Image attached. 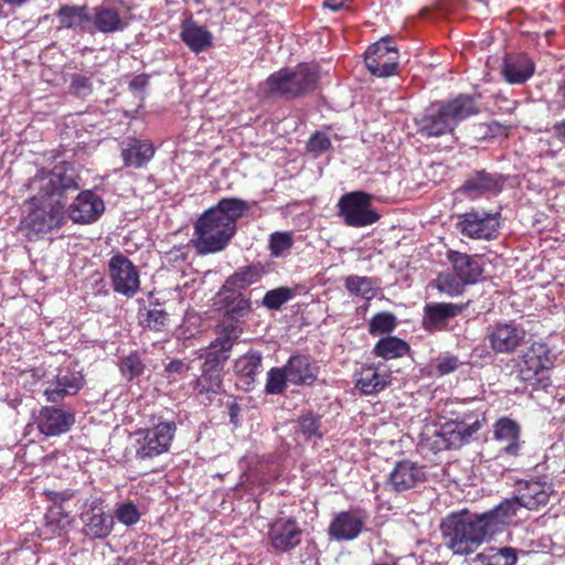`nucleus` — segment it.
Here are the masks:
<instances>
[{"label":"nucleus","instance_id":"21","mask_svg":"<svg viewBox=\"0 0 565 565\" xmlns=\"http://www.w3.org/2000/svg\"><path fill=\"white\" fill-rule=\"evenodd\" d=\"M302 531L292 519H278L269 526L268 537L278 553L288 552L301 542Z\"/></svg>","mask_w":565,"mask_h":565},{"label":"nucleus","instance_id":"54","mask_svg":"<svg viewBox=\"0 0 565 565\" xmlns=\"http://www.w3.org/2000/svg\"><path fill=\"white\" fill-rule=\"evenodd\" d=\"M460 365V362L457 356L455 355H445L440 358L437 370L440 374H449L454 371H456Z\"/></svg>","mask_w":565,"mask_h":565},{"label":"nucleus","instance_id":"12","mask_svg":"<svg viewBox=\"0 0 565 565\" xmlns=\"http://www.w3.org/2000/svg\"><path fill=\"white\" fill-rule=\"evenodd\" d=\"M521 426L509 417L499 418L493 425L495 459L511 460L522 455L525 441L521 438Z\"/></svg>","mask_w":565,"mask_h":565},{"label":"nucleus","instance_id":"61","mask_svg":"<svg viewBox=\"0 0 565 565\" xmlns=\"http://www.w3.org/2000/svg\"><path fill=\"white\" fill-rule=\"evenodd\" d=\"M3 3L8 4L11 8H20L28 3L30 0H2Z\"/></svg>","mask_w":565,"mask_h":565},{"label":"nucleus","instance_id":"38","mask_svg":"<svg viewBox=\"0 0 565 565\" xmlns=\"http://www.w3.org/2000/svg\"><path fill=\"white\" fill-rule=\"evenodd\" d=\"M344 286L350 295L361 297L366 301L372 300L376 295L373 279L366 276H348Z\"/></svg>","mask_w":565,"mask_h":565},{"label":"nucleus","instance_id":"9","mask_svg":"<svg viewBox=\"0 0 565 565\" xmlns=\"http://www.w3.org/2000/svg\"><path fill=\"white\" fill-rule=\"evenodd\" d=\"M339 215L352 227H364L379 221L380 214L372 209V195L363 191L343 194L338 202Z\"/></svg>","mask_w":565,"mask_h":565},{"label":"nucleus","instance_id":"18","mask_svg":"<svg viewBox=\"0 0 565 565\" xmlns=\"http://www.w3.org/2000/svg\"><path fill=\"white\" fill-rule=\"evenodd\" d=\"M89 33L110 34L125 31L129 21L121 17L117 8L102 3L89 11Z\"/></svg>","mask_w":565,"mask_h":565},{"label":"nucleus","instance_id":"59","mask_svg":"<svg viewBox=\"0 0 565 565\" xmlns=\"http://www.w3.org/2000/svg\"><path fill=\"white\" fill-rule=\"evenodd\" d=\"M348 0H326L323 7L331 9L332 11H339L343 8Z\"/></svg>","mask_w":565,"mask_h":565},{"label":"nucleus","instance_id":"27","mask_svg":"<svg viewBox=\"0 0 565 565\" xmlns=\"http://www.w3.org/2000/svg\"><path fill=\"white\" fill-rule=\"evenodd\" d=\"M447 259L451 264V269L463 282L473 285L479 281L483 268L476 256L457 250H448Z\"/></svg>","mask_w":565,"mask_h":565},{"label":"nucleus","instance_id":"57","mask_svg":"<svg viewBox=\"0 0 565 565\" xmlns=\"http://www.w3.org/2000/svg\"><path fill=\"white\" fill-rule=\"evenodd\" d=\"M551 132L555 139L565 143V119L555 122L551 128Z\"/></svg>","mask_w":565,"mask_h":565},{"label":"nucleus","instance_id":"42","mask_svg":"<svg viewBox=\"0 0 565 565\" xmlns=\"http://www.w3.org/2000/svg\"><path fill=\"white\" fill-rule=\"evenodd\" d=\"M299 431L306 439L321 438V417L311 412L301 415L297 420Z\"/></svg>","mask_w":565,"mask_h":565},{"label":"nucleus","instance_id":"31","mask_svg":"<svg viewBox=\"0 0 565 565\" xmlns=\"http://www.w3.org/2000/svg\"><path fill=\"white\" fill-rule=\"evenodd\" d=\"M61 29L89 32V10L86 6L64 4L56 12Z\"/></svg>","mask_w":565,"mask_h":565},{"label":"nucleus","instance_id":"58","mask_svg":"<svg viewBox=\"0 0 565 565\" xmlns=\"http://www.w3.org/2000/svg\"><path fill=\"white\" fill-rule=\"evenodd\" d=\"M458 6H461L460 0H443L438 6V10L443 12H450Z\"/></svg>","mask_w":565,"mask_h":565},{"label":"nucleus","instance_id":"22","mask_svg":"<svg viewBox=\"0 0 565 565\" xmlns=\"http://www.w3.org/2000/svg\"><path fill=\"white\" fill-rule=\"evenodd\" d=\"M425 480L424 467L411 460L398 461L388 475L387 487L395 492L413 489Z\"/></svg>","mask_w":565,"mask_h":565},{"label":"nucleus","instance_id":"4","mask_svg":"<svg viewBox=\"0 0 565 565\" xmlns=\"http://www.w3.org/2000/svg\"><path fill=\"white\" fill-rule=\"evenodd\" d=\"M446 545L454 554L472 553L493 532L482 514L468 513L449 515L441 524Z\"/></svg>","mask_w":565,"mask_h":565},{"label":"nucleus","instance_id":"26","mask_svg":"<svg viewBox=\"0 0 565 565\" xmlns=\"http://www.w3.org/2000/svg\"><path fill=\"white\" fill-rule=\"evenodd\" d=\"M237 337L235 327H226L222 335L211 343V351L205 355L202 370L222 371L223 364L228 359V352L232 350L234 340Z\"/></svg>","mask_w":565,"mask_h":565},{"label":"nucleus","instance_id":"32","mask_svg":"<svg viewBox=\"0 0 565 565\" xmlns=\"http://www.w3.org/2000/svg\"><path fill=\"white\" fill-rule=\"evenodd\" d=\"M520 501L516 495L502 501L494 509L482 513V516L489 523L493 534L500 532L502 527L510 522V520L516 515L518 511L521 509Z\"/></svg>","mask_w":565,"mask_h":565},{"label":"nucleus","instance_id":"1","mask_svg":"<svg viewBox=\"0 0 565 565\" xmlns=\"http://www.w3.org/2000/svg\"><path fill=\"white\" fill-rule=\"evenodd\" d=\"M31 189L36 193L24 205L25 215L20 222V231L29 241H36L62 226L64 201L79 185L73 171L55 167L35 175Z\"/></svg>","mask_w":565,"mask_h":565},{"label":"nucleus","instance_id":"49","mask_svg":"<svg viewBox=\"0 0 565 565\" xmlns=\"http://www.w3.org/2000/svg\"><path fill=\"white\" fill-rule=\"evenodd\" d=\"M115 515L120 523L127 526L136 524L140 519V512L132 502L119 504L115 511Z\"/></svg>","mask_w":565,"mask_h":565},{"label":"nucleus","instance_id":"47","mask_svg":"<svg viewBox=\"0 0 565 565\" xmlns=\"http://www.w3.org/2000/svg\"><path fill=\"white\" fill-rule=\"evenodd\" d=\"M292 297V291L287 287L269 290L263 298V305L271 310H278Z\"/></svg>","mask_w":565,"mask_h":565},{"label":"nucleus","instance_id":"45","mask_svg":"<svg viewBox=\"0 0 565 565\" xmlns=\"http://www.w3.org/2000/svg\"><path fill=\"white\" fill-rule=\"evenodd\" d=\"M141 323L145 328L152 331H164L169 326V313L163 309H149L141 320Z\"/></svg>","mask_w":565,"mask_h":565},{"label":"nucleus","instance_id":"11","mask_svg":"<svg viewBox=\"0 0 565 565\" xmlns=\"http://www.w3.org/2000/svg\"><path fill=\"white\" fill-rule=\"evenodd\" d=\"M84 384L82 372L68 366L58 367L55 374L43 382V395L49 403L58 404L66 397L76 395Z\"/></svg>","mask_w":565,"mask_h":565},{"label":"nucleus","instance_id":"36","mask_svg":"<svg viewBox=\"0 0 565 565\" xmlns=\"http://www.w3.org/2000/svg\"><path fill=\"white\" fill-rule=\"evenodd\" d=\"M264 273V268L260 265L253 264L242 267L226 279L224 288L227 290L245 289L257 282Z\"/></svg>","mask_w":565,"mask_h":565},{"label":"nucleus","instance_id":"41","mask_svg":"<svg viewBox=\"0 0 565 565\" xmlns=\"http://www.w3.org/2000/svg\"><path fill=\"white\" fill-rule=\"evenodd\" d=\"M119 370L127 381H132L143 374L146 364L138 352H131L120 360Z\"/></svg>","mask_w":565,"mask_h":565},{"label":"nucleus","instance_id":"14","mask_svg":"<svg viewBox=\"0 0 565 565\" xmlns=\"http://www.w3.org/2000/svg\"><path fill=\"white\" fill-rule=\"evenodd\" d=\"M398 61V51L391 44V40L381 39L371 45L364 56L366 68L375 76L387 77L395 73Z\"/></svg>","mask_w":565,"mask_h":565},{"label":"nucleus","instance_id":"48","mask_svg":"<svg viewBox=\"0 0 565 565\" xmlns=\"http://www.w3.org/2000/svg\"><path fill=\"white\" fill-rule=\"evenodd\" d=\"M292 235L287 232H276L270 235L269 247L275 257L282 256L292 246Z\"/></svg>","mask_w":565,"mask_h":565},{"label":"nucleus","instance_id":"8","mask_svg":"<svg viewBox=\"0 0 565 565\" xmlns=\"http://www.w3.org/2000/svg\"><path fill=\"white\" fill-rule=\"evenodd\" d=\"M501 213L471 209L457 216L456 230L465 237L492 241L499 234Z\"/></svg>","mask_w":565,"mask_h":565},{"label":"nucleus","instance_id":"60","mask_svg":"<svg viewBox=\"0 0 565 565\" xmlns=\"http://www.w3.org/2000/svg\"><path fill=\"white\" fill-rule=\"evenodd\" d=\"M147 77L139 75L131 79L130 87L134 89H142L147 85Z\"/></svg>","mask_w":565,"mask_h":565},{"label":"nucleus","instance_id":"63","mask_svg":"<svg viewBox=\"0 0 565 565\" xmlns=\"http://www.w3.org/2000/svg\"><path fill=\"white\" fill-rule=\"evenodd\" d=\"M2 0H0V17L2 15V11H3V6H2Z\"/></svg>","mask_w":565,"mask_h":565},{"label":"nucleus","instance_id":"17","mask_svg":"<svg viewBox=\"0 0 565 565\" xmlns=\"http://www.w3.org/2000/svg\"><path fill=\"white\" fill-rule=\"evenodd\" d=\"M41 434L55 437L67 433L75 423V414L55 406H43L35 419Z\"/></svg>","mask_w":565,"mask_h":565},{"label":"nucleus","instance_id":"15","mask_svg":"<svg viewBox=\"0 0 565 565\" xmlns=\"http://www.w3.org/2000/svg\"><path fill=\"white\" fill-rule=\"evenodd\" d=\"M81 521L83 523V533L89 539H105L113 531V518L104 511L100 499L85 502L81 513Z\"/></svg>","mask_w":565,"mask_h":565},{"label":"nucleus","instance_id":"35","mask_svg":"<svg viewBox=\"0 0 565 565\" xmlns=\"http://www.w3.org/2000/svg\"><path fill=\"white\" fill-rule=\"evenodd\" d=\"M262 360L263 358L259 352L249 351L235 361L234 371L244 380L246 385H250L263 371Z\"/></svg>","mask_w":565,"mask_h":565},{"label":"nucleus","instance_id":"50","mask_svg":"<svg viewBox=\"0 0 565 565\" xmlns=\"http://www.w3.org/2000/svg\"><path fill=\"white\" fill-rule=\"evenodd\" d=\"M493 565H515L518 561L516 550L513 547H489Z\"/></svg>","mask_w":565,"mask_h":565},{"label":"nucleus","instance_id":"37","mask_svg":"<svg viewBox=\"0 0 565 565\" xmlns=\"http://www.w3.org/2000/svg\"><path fill=\"white\" fill-rule=\"evenodd\" d=\"M408 351L409 345L396 337L382 338L377 341L373 349V352L376 356H381L385 360L401 358Z\"/></svg>","mask_w":565,"mask_h":565},{"label":"nucleus","instance_id":"53","mask_svg":"<svg viewBox=\"0 0 565 565\" xmlns=\"http://www.w3.org/2000/svg\"><path fill=\"white\" fill-rule=\"evenodd\" d=\"M526 352L531 354L533 358L542 362L547 367L552 365L551 351L548 347L543 342H534Z\"/></svg>","mask_w":565,"mask_h":565},{"label":"nucleus","instance_id":"7","mask_svg":"<svg viewBox=\"0 0 565 565\" xmlns=\"http://www.w3.org/2000/svg\"><path fill=\"white\" fill-rule=\"evenodd\" d=\"M484 418L468 414L460 420L445 423L433 436L431 447L438 451L449 448H460L476 438L482 428Z\"/></svg>","mask_w":565,"mask_h":565},{"label":"nucleus","instance_id":"34","mask_svg":"<svg viewBox=\"0 0 565 565\" xmlns=\"http://www.w3.org/2000/svg\"><path fill=\"white\" fill-rule=\"evenodd\" d=\"M519 367L520 379L530 385H540L548 379L550 367L544 365L527 352H524V354L521 356Z\"/></svg>","mask_w":565,"mask_h":565},{"label":"nucleus","instance_id":"64","mask_svg":"<svg viewBox=\"0 0 565 565\" xmlns=\"http://www.w3.org/2000/svg\"><path fill=\"white\" fill-rule=\"evenodd\" d=\"M426 11H427V10L422 11L423 17H425V15H426Z\"/></svg>","mask_w":565,"mask_h":565},{"label":"nucleus","instance_id":"51","mask_svg":"<svg viewBox=\"0 0 565 565\" xmlns=\"http://www.w3.org/2000/svg\"><path fill=\"white\" fill-rule=\"evenodd\" d=\"M71 92L78 97H86L93 90L92 81L89 77L82 74H74L70 85Z\"/></svg>","mask_w":565,"mask_h":565},{"label":"nucleus","instance_id":"13","mask_svg":"<svg viewBox=\"0 0 565 565\" xmlns=\"http://www.w3.org/2000/svg\"><path fill=\"white\" fill-rule=\"evenodd\" d=\"M108 275L115 292L132 298L140 289L138 268L124 254H115L108 262Z\"/></svg>","mask_w":565,"mask_h":565},{"label":"nucleus","instance_id":"24","mask_svg":"<svg viewBox=\"0 0 565 565\" xmlns=\"http://www.w3.org/2000/svg\"><path fill=\"white\" fill-rule=\"evenodd\" d=\"M553 486L540 480L520 481L518 483V500L522 508L539 510L548 503Z\"/></svg>","mask_w":565,"mask_h":565},{"label":"nucleus","instance_id":"5","mask_svg":"<svg viewBox=\"0 0 565 565\" xmlns=\"http://www.w3.org/2000/svg\"><path fill=\"white\" fill-rule=\"evenodd\" d=\"M315 66L299 64L296 68H284L271 74L262 85L267 97L294 99L312 92L318 83Z\"/></svg>","mask_w":565,"mask_h":565},{"label":"nucleus","instance_id":"55","mask_svg":"<svg viewBox=\"0 0 565 565\" xmlns=\"http://www.w3.org/2000/svg\"><path fill=\"white\" fill-rule=\"evenodd\" d=\"M189 370L190 365L183 362L182 360H172L164 367V371L169 374H185Z\"/></svg>","mask_w":565,"mask_h":565},{"label":"nucleus","instance_id":"43","mask_svg":"<svg viewBox=\"0 0 565 565\" xmlns=\"http://www.w3.org/2000/svg\"><path fill=\"white\" fill-rule=\"evenodd\" d=\"M287 382L289 383V376L285 366L273 367L267 373L265 390L271 395L282 394L286 390Z\"/></svg>","mask_w":565,"mask_h":565},{"label":"nucleus","instance_id":"3","mask_svg":"<svg viewBox=\"0 0 565 565\" xmlns=\"http://www.w3.org/2000/svg\"><path fill=\"white\" fill-rule=\"evenodd\" d=\"M478 113L479 107L473 97L459 95L451 100L433 104L415 124L422 136L439 137L451 134L460 121Z\"/></svg>","mask_w":565,"mask_h":565},{"label":"nucleus","instance_id":"6","mask_svg":"<svg viewBox=\"0 0 565 565\" xmlns=\"http://www.w3.org/2000/svg\"><path fill=\"white\" fill-rule=\"evenodd\" d=\"M177 431L173 420L159 419L147 428L135 433L136 457L140 460L152 459L170 450Z\"/></svg>","mask_w":565,"mask_h":565},{"label":"nucleus","instance_id":"2","mask_svg":"<svg viewBox=\"0 0 565 565\" xmlns=\"http://www.w3.org/2000/svg\"><path fill=\"white\" fill-rule=\"evenodd\" d=\"M250 209L247 201L225 198L206 210L194 225V247L200 255L222 252L236 233L237 221Z\"/></svg>","mask_w":565,"mask_h":565},{"label":"nucleus","instance_id":"25","mask_svg":"<svg viewBox=\"0 0 565 565\" xmlns=\"http://www.w3.org/2000/svg\"><path fill=\"white\" fill-rule=\"evenodd\" d=\"M458 191L466 198L476 200L487 194L499 193L501 191V182L497 175L480 170L468 177Z\"/></svg>","mask_w":565,"mask_h":565},{"label":"nucleus","instance_id":"19","mask_svg":"<svg viewBox=\"0 0 565 565\" xmlns=\"http://www.w3.org/2000/svg\"><path fill=\"white\" fill-rule=\"evenodd\" d=\"M365 514L360 510L342 511L334 515L328 533L337 541H353L363 531Z\"/></svg>","mask_w":565,"mask_h":565},{"label":"nucleus","instance_id":"40","mask_svg":"<svg viewBox=\"0 0 565 565\" xmlns=\"http://www.w3.org/2000/svg\"><path fill=\"white\" fill-rule=\"evenodd\" d=\"M231 291L223 299L226 313L233 318L246 316L250 311V300L241 292Z\"/></svg>","mask_w":565,"mask_h":565},{"label":"nucleus","instance_id":"23","mask_svg":"<svg viewBox=\"0 0 565 565\" xmlns=\"http://www.w3.org/2000/svg\"><path fill=\"white\" fill-rule=\"evenodd\" d=\"M390 383L391 372L384 363L363 366L355 374V387L364 395L377 394Z\"/></svg>","mask_w":565,"mask_h":565},{"label":"nucleus","instance_id":"56","mask_svg":"<svg viewBox=\"0 0 565 565\" xmlns=\"http://www.w3.org/2000/svg\"><path fill=\"white\" fill-rule=\"evenodd\" d=\"M469 565H493L491 554L489 553V547L484 548L481 553L472 557L469 561Z\"/></svg>","mask_w":565,"mask_h":565},{"label":"nucleus","instance_id":"20","mask_svg":"<svg viewBox=\"0 0 565 565\" xmlns=\"http://www.w3.org/2000/svg\"><path fill=\"white\" fill-rule=\"evenodd\" d=\"M467 307L468 303L428 302L423 310V327L428 332L444 330L449 321L459 316Z\"/></svg>","mask_w":565,"mask_h":565},{"label":"nucleus","instance_id":"29","mask_svg":"<svg viewBox=\"0 0 565 565\" xmlns=\"http://www.w3.org/2000/svg\"><path fill=\"white\" fill-rule=\"evenodd\" d=\"M535 72L534 62L525 54L505 58L502 74L509 84L519 85L530 79Z\"/></svg>","mask_w":565,"mask_h":565},{"label":"nucleus","instance_id":"44","mask_svg":"<svg viewBox=\"0 0 565 565\" xmlns=\"http://www.w3.org/2000/svg\"><path fill=\"white\" fill-rule=\"evenodd\" d=\"M397 326L396 317L391 312L376 313L369 323V332L373 335L392 332Z\"/></svg>","mask_w":565,"mask_h":565},{"label":"nucleus","instance_id":"30","mask_svg":"<svg viewBox=\"0 0 565 565\" xmlns=\"http://www.w3.org/2000/svg\"><path fill=\"white\" fill-rule=\"evenodd\" d=\"M284 366L292 385H311L317 380L318 367L306 355H291Z\"/></svg>","mask_w":565,"mask_h":565},{"label":"nucleus","instance_id":"46","mask_svg":"<svg viewBox=\"0 0 565 565\" xmlns=\"http://www.w3.org/2000/svg\"><path fill=\"white\" fill-rule=\"evenodd\" d=\"M222 385V371L202 370V375L196 380L199 393H217Z\"/></svg>","mask_w":565,"mask_h":565},{"label":"nucleus","instance_id":"28","mask_svg":"<svg viewBox=\"0 0 565 565\" xmlns=\"http://www.w3.org/2000/svg\"><path fill=\"white\" fill-rule=\"evenodd\" d=\"M181 40L195 54L205 52L213 45L212 33L203 25L188 19L181 24Z\"/></svg>","mask_w":565,"mask_h":565},{"label":"nucleus","instance_id":"16","mask_svg":"<svg viewBox=\"0 0 565 565\" xmlns=\"http://www.w3.org/2000/svg\"><path fill=\"white\" fill-rule=\"evenodd\" d=\"M104 211V201L95 192L85 190L70 204L67 215L74 223L89 224L97 221Z\"/></svg>","mask_w":565,"mask_h":565},{"label":"nucleus","instance_id":"62","mask_svg":"<svg viewBox=\"0 0 565 565\" xmlns=\"http://www.w3.org/2000/svg\"><path fill=\"white\" fill-rule=\"evenodd\" d=\"M558 94H561L563 96V98L565 99V81L562 84H559Z\"/></svg>","mask_w":565,"mask_h":565},{"label":"nucleus","instance_id":"39","mask_svg":"<svg viewBox=\"0 0 565 565\" xmlns=\"http://www.w3.org/2000/svg\"><path fill=\"white\" fill-rule=\"evenodd\" d=\"M466 286L467 284L452 269L440 273L435 280V287L438 291L449 297L462 295Z\"/></svg>","mask_w":565,"mask_h":565},{"label":"nucleus","instance_id":"10","mask_svg":"<svg viewBox=\"0 0 565 565\" xmlns=\"http://www.w3.org/2000/svg\"><path fill=\"white\" fill-rule=\"evenodd\" d=\"M527 331L516 320L497 321L489 324L486 341L497 354H512L525 344Z\"/></svg>","mask_w":565,"mask_h":565},{"label":"nucleus","instance_id":"33","mask_svg":"<svg viewBox=\"0 0 565 565\" xmlns=\"http://www.w3.org/2000/svg\"><path fill=\"white\" fill-rule=\"evenodd\" d=\"M154 154V148L148 140L130 139L122 150L121 157L125 166L141 168L148 163Z\"/></svg>","mask_w":565,"mask_h":565},{"label":"nucleus","instance_id":"52","mask_svg":"<svg viewBox=\"0 0 565 565\" xmlns=\"http://www.w3.org/2000/svg\"><path fill=\"white\" fill-rule=\"evenodd\" d=\"M331 147V140L326 134L315 132L307 142V150L312 153H321Z\"/></svg>","mask_w":565,"mask_h":565}]
</instances>
